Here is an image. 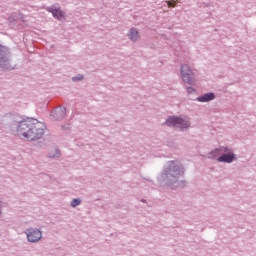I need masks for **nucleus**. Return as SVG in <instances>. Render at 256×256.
Returning <instances> with one entry per match:
<instances>
[{
  "mask_svg": "<svg viewBox=\"0 0 256 256\" xmlns=\"http://www.w3.org/2000/svg\"><path fill=\"white\" fill-rule=\"evenodd\" d=\"M81 204V200L79 199H74L72 200L71 202V207H77V205H80Z\"/></svg>",
  "mask_w": 256,
  "mask_h": 256,
  "instance_id": "4468645a",
  "label": "nucleus"
},
{
  "mask_svg": "<svg viewBox=\"0 0 256 256\" xmlns=\"http://www.w3.org/2000/svg\"><path fill=\"white\" fill-rule=\"evenodd\" d=\"M17 133L20 137H24V139L35 141V139H41L43 137L45 124L39 122L37 119L27 118L19 123Z\"/></svg>",
  "mask_w": 256,
  "mask_h": 256,
  "instance_id": "f257e3e1",
  "label": "nucleus"
},
{
  "mask_svg": "<svg viewBox=\"0 0 256 256\" xmlns=\"http://www.w3.org/2000/svg\"><path fill=\"white\" fill-rule=\"evenodd\" d=\"M180 76L183 83H186L187 85H196L197 83V76L189 64H181Z\"/></svg>",
  "mask_w": 256,
  "mask_h": 256,
  "instance_id": "f03ea898",
  "label": "nucleus"
},
{
  "mask_svg": "<svg viewBox=\"0 0 256 256\" xmlns=\"http://www.w3.org/2000/svg\"><path fill=\"white\" fill-rule=\"evenodd\" d=\"M127 37L132 43H137V41L141 40V33H139V29L132 27L128 31Z\"/></svg>",
  "mask_w": 256,
  "mask_h": 256,
  "instance_id": "0eeeda50",
  "label": "nucleus"
},
{
  "mask_svg": "<svg viewBox=\"0 0 256 256\" xmlns=\"http://www.w3.org/2000/svg\"><path fill=\"white\" fill-rule=\"evenodd\" d=\"M0 67L2 69H9L11 67V58H9V49L0 45Z\"/></svg>",
  "mask_w": 256,
  "mask_h": 256,
  "instance_id": "7ed1b4c3",
  "label": "nucleus"
},
{
  "mask_svg": "<svg viewBox=\"0 0 256 256\" xmlns=\"http://www.w3.org/2000/svg\"><path fill=\"white\" fill-rule=\"evenodd\" d=\"M49 157H59V151L56 150L55 154H50Z\"/></svg>",
  "mask_w": 256,
  "mask_h": 256,
  "instance_id": "a211bd4d",
  "label": "nucleus"
},
{
  "mask_svg": "<svg viewBox=\"0 0 256 256\" xmlns=\"http://www.w3.org/2000/svg\"><path fill=\"white\" fill-rule=\"evenodd\" d=\"M221 154V149H216L214 151H212V155H214V157H217V155Z\"/></svg>",
  "mask_w": 256,
  "mask_h": 256,
  "instance_id": "dca6fc26",
  "label": "nucleus"
},
{
  "mask_svg": "<svg viewBox=\"0 0 256 256\" xmlns=\"http://www.w3.org/2000/svg\"><path fill=\"white\" fill-rule=\"evenodd\" d=\"M177 175H181V169H179V168H176L175 169V171H174V174H171V177H173V179H172V183H174V181H176V176Z\"/></svg>",
  "mask_w": 256,
  "mask_h": 256,
  "instance_id": "9b49d317",
  "label": "nucleus"
},
{
  "mask_svg": "<svg viewBox=\"0 0 256 256\" xmlns=\"http://www.w3.org/2000/svg\"><path fill=\"white\" fill-rule=\"evenodd\" d=\"M46 11H48V13H52L54 19H57L58 21L65 19V12L61 10V7H56L55 5H52L50 7H46Z\"/></svg>",
  "mask_w": 256,
  "mask_h": 256,
  "instance_id": "39448f33",
  "label": "nucleus"
},
{
  "mask_svg": "<svg viewBox=\"0 0 256 256\" xmlns=\"http://www.w3.org/2000/svg\"><path fill=\"white\" fill-rule=\"evenodd\" d=\"M56 115L57 119H63L65 117V110L60 109L54 113Z\"/></svg>",
  "mask_w": 256,
  "mask_h": 256,
  "instance_id": "9d476101",
  "label": "nucleus"
},
{
  "mask_svg": "<svg viewBox=\"0 0 256 256\" xmlns=\"http://www.w3.org/2000/svg\"><path fill=\"white\" fill-rule=\"evenodd\" d=\"M168 7H177V2L175 0L166 1Z\"/></svg>",
  "mask_w": 256,
  "mask_h": 256,
  "instance_id": "f8f14e48",
  "label": "nucleus"
},
{
  "mask_svg": "<svg viewBox=\"0 0 256 256\" xmlns=\"http://www.w3.org/2000/svg\"><path fill=\"white\" fill-rule=\"evenodd\" d=\"M195 88H193V87H188L187 88V93H188V95H193L194 93H195Z\"/></svg>",
  "mask_w": 256,
  "mask_h": 256,
  "instance_id": "2eb2a0df",
  "label": "nucleus"
},
{
  "mask_svg": "<svg viewBox=\"0 0 256 256\" xmlns=\"http://www.w3.org/2000/svg\"><path fill=\"white\" fill-rule=\"evenodd\" d=\"M166 125L168 127H179L180 129H187L190 127L191 123L184 120L183 118L170 117L166 120Z\"/></svg>",
  "mask_w": 256,
  "mask_h": 256,
  "instance_id": "20e7f679",
  "label": "nucleus"
},
{
  "mask_svg": "<svg viewBox=\"0 0 256 256\" xmlns=\"http://www.w3.org/2000/svg\"><path fill=\"white\" fill-rule=\"evenodd\" d=\"M202 97H215V94L210 92V93L204 94Z\"/></svg>",
  "mask_w": 256,
  "mask_h": 256,
  "instance_id": "f3484780",
  "label": "nucleus"
},
{
  "mask_svg": "<svg viewBox=\"0 0 256 256\" xmlns=\"http://www.w3.org/2000/svg\"><path fill=\"white\" fill-rule=\"evenodd\" d=\"M197 101L199 103H209V101H213V97H198Z\"/></svg>",
  "mask_w": 256,
  "mask_h": 256,
  "instance_id": "1a4fd4ad",
  "label": "nucleus"
},
{
  "mask_svg": "<svg viewBox=\"0 0 256 256\" xmlns=\"http://www.w3.org/2000/svg\"><path fill=\"white\" fill-rule=\"evenodd\" d=\"M235 159V154L233 153H228L220 156L218 158L219 163H232Z\"/></svg>",
  "mask_w": 256,
  "mask_h": 256,
  "instance_id": "6e6552de",
  "label": "nucleus"
},
{
  "mask_svg": "<svg viewBox=\"0 0 256 256\" xmlns=\"http://www.w3.org/2000/svg\"><path fill=\"white\" fill-rule=\"evenodd\" d=\"M84 77L83 75L79 74L78 76L72 77V81L77 82V81H83Z\"/></svg>",
  "mask_w": 256,
  "mask_h": 256,
  "instance_id": "ddd939ff",
  "label": "nucleus"
},
{
  "mask_svg": "<svg viewBox=\"0 0 256 256\" xmlns=\"http://www.w3.org/2000/svg\"><path fill=\"white\" fill-rule=\"evenodd\" d=\"M42 237L41 231L38 229H30L27 232V238L30 243H37V241H40Z\"/></svg>",
  "mask_w": 256,
  "mask_h": 256,
  "instance_id": "423d86ee",
  "label": "nucleus"
}]
</instances>
